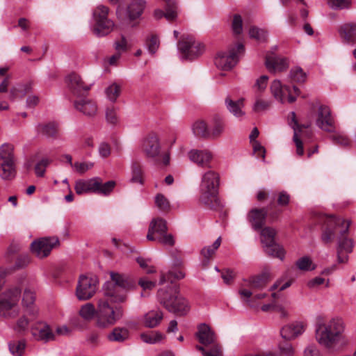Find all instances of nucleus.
I'll return each mask as SVG.
<instances>
[{"instance_id": "c756f323", "label": "nucleus", "mask_w": 356, "mask_h": 356, "mask_svg": "<svg viewBox=\"0 0 356 356\" xmlns=\"http://www.w3.org/2000/svg\"><path fill=\"white\" fill-rule=\"evenodd\" d=\"M130 337L129 330L124 327H115L108 334L107 339L109 341L123 343Z\"/></svg>"}, {"instance_id": "5701e85b", "label": "nucleus", "mask_w": 356, "mask_h": 356, "mask_svg": "<svg viewBox=\"0 0 356 356\" xmlns=\"http://www.w3.org/2000/svg\"><path fill=\"white\" fill-rule=\"evenodd\" d=\"M290 115L291 116V120L289 122V126L293 130V141L296 144V154L299 156H302L304 154V148L302 140L300 138V134L302 132V128H306L305 125H300L298 124L295 112L292 111L290 113Z\"/></svg>"}, {"instance_id": "e2e57ef3", "label": "nucleus", "mask_w": 356, "mask_h": 356, "mask_svg": "<svg viewBox=\"0 0 356 356\" xmlns=\"http://www.w3.org/2000/svg\"><path fill=\"white\" fill-rule=\"evenodd\" d=\"M302 356H323V355L316 345L310 343L304 348Z\"/></svg>"}, {"instance_id": "72a5a7b5", "label": "nucleus", "mask_w": 356, "mask_h": 356, "mask_svg": "<svg viewBox=\"0 0 356 356\" xmlns=\"http://www.w3.org/2000/svg\"><path fill=\"white\" fill-rule=\"evenodd\" d=\"M38 131L47 138H57L58 127L54 122H49L44 124H39Z\"/></svg>"}, {"instance_id": "2f4dec72", "label": "nucleus", "mask_w": 356, "mask_h": 356, "mask_svg": "<svg viewBox=\"0 0 356 356\" xmlns=\"http://www.w3.org/2000/svg\"><path fill=\"white\" fill-rule=\"evenodd\" d=\"M163 317V314L159 309L149 311L144 316L145 325L149 328L155 327L160 323Z\"/></svg>"}, {"instance_id": "3c124183", "label": "nucleus", "mask_w": 356, "mask_h": 356, "mask_svg": "<svg viewBox=\"0 0 356 356\" xmlns=\"http://www.w3.org/2000/svg\"><path fill=\"white\" fill-rule=\"evenodd\" d=\"M107 98L112 102H115L121 92L120 85L114 83L106 88L105 90Z\"/></svg>"}, {"instance_id": "69168bd1", "label": "nucleus", "mask_w": 356, "mask_h": 356, "mask_svg": "<svg viewBox=\"0 0 356 356\" xmlns=\"http://www.w3.org/2000/svg\"><path fill=\"white\" fill-rule=\"evenodd\" d=\"M114 47L117 52L122 54L128 49V43L126 38L122 35L120 40L114 43Z\"/></svg>"}, {"instance_id": "a19ab883", "label": "nucleus", "mask_w": 356, "mask_h": 356, "mask_svg": "<svg viewBox=\"0 0 356 356\" xmlns=\"http://www.w3.org/2000/svg\"><path fill=\"white\" fill-rule=\"evenodd\" d=\"M35 293L33 291L29 289H26L24 292L23 298H22V304L27 309L30 308V310L28 311L29 314L32 316H36L37 310H33L31 307L33 305L35 301Z\"/></svg>"}, {"instance_id": "f8f14e48", "label": "nucleus", "mask_w": 356, "mask_h": 356, "mask_svg": "<svg viewBox=\"0 0 356 356\" xmlns=\"http://www.w3.org/2000/svg\"><path fill=\"white\" fill-rule=\"evenodd\" d=\"M181 58L189 60H194L204 52V45L196 41L193 36L183 35L177 44Z\"/></svg>"}, {"instance_id": "7c9ffc66", "label": "nucleus", "mask_w": 356, "mask_h": 356, "mask_svg": "<svg viewBox=\"0 0 356 356\" xmlns=\"http://www.w3.org/2000/svg\"><path fill=\"white\" fill-rule=\"evenodd\" d=\"M270 90L277 100L284 102L286 92H289L290 88L289 86H282L280 81L274 80L271 83Z\"/></svg>"}, {"instance_id": "37998d69", "label": "nucleus", "mask_w": 356, "mask_h": 356, "mask_svg": "<svg viewBox=\"0 0 356 356\" xmlns=\"http://www.w3.org/2000/svg\"><path fill=\"white\" fill-rule=\"evenodd\" d=\"M131 181L133 183H138L143 184V170L142 165L138 162H133L131 163Z\"/></svg>"}, {"instance_id": "20e7f679", "label": "nucleus", "mask_w": 356, "mask_h": 356, "mask_svg": "<svg viewBox=\"0 0 356 356\" xmlns=\"http://www.w3.org/2000/svg\"><path fill=\"white\" fill-rule=\"evenodd\" d=\"M158 301L168 311L178 316H185L190 310L187 300L179 293L177 285L172 284L161 289L157 293Z\"/></svg>"}, {"instance_id": "9b49d317", "label": "nucleus", "mask_w": 356, "mask_h": 356, "mask_svg": "<svg viewBox=\"0 0 356 356\" xmlns=\"http://www.w3.org/2000/svg\"><path fill=\"white\" fill-rule=\"evenodd\" d=\"M167 225L164 220L161 218L153 219L149 226L147 238L149 241H157L167 245H173L175 243L173 236L167 234Z\"/></svg>"}, {"instance_id": "603ef678", "label": "nucleus", "mask_w": 356, "mask_h": 356, "mask_svg": "<svg viewBox=\"0 0 356 356\" xmlns=\"http://www.w3.org/2000/svg\"><path fill=\"white\" fill-rule=\"evenodd\" d=\"M160 45V41L157 35H151L145 40V46L151 54H154Z\"/></svg>"}, {"instance_id": "4d7b16f0", "label": "nucleus", "mask_w": 356, "mask_h": 356, "mask_svg": "<svg viewBox=\"0 0 356 356\" xmlns=\"http://www.w3.org/2000/svg\"><path fill=\"white\" fill-rule=\"evenodd\" d=\"M51 162V160L48 158H43L38 162L35 166V174L38 177H42L44 175L46 168Z\"/></svg>"}, {"instance_id": "b1692460", "label": "nucleus", "mask_w": 356, "mask_h": 356, "mask_svg": "<svg viewBox=\"0 0 356 356\" xmlns=\"http://www.w3.org/2000/svg\"><path fill=\"white\" fill-rule=\"evenodd\" d=\"M339 35L343 42L356 43V22H347L339 26Z\"/></svg>"}, {"instance_id": "4468645a", "label": "nucleus", "mask_w": 356, "mask_h": 356, "mask_svg": "<svg viewBox=\"0 0 356 356\" xmlns=\"http://www.w3.org/2000/svg\"><path fill=\"white\" fill-rule=\"evenodd\" d=\"M60 245L58 237H43L34 241L31 244V250L33 254L40 259L47 257L52 249Z\"/></svg>"}, {"instance_id": "9d476101", "label": "nucleus", "mask_w": 356, "mask_h": 356, "mask_svg": "<svg viewBox=\"0 0 356 356\" xmlns=\"http://www.w3.org/2000/svg\"><path fill=\"white\" fill-rule=\"evenodd\" d=\"M21 295L19 287H13L4 293L0 299V315L6 318H13L19 314V309L15 307L17 305Z\"/></svg>"}, {"instance_id": "c9c22d12", "label": "nucleus", "mask_w": 356, "mask_h": 356, "mask_svg": "<svg viewBox=\"0 0 356 356\" xmlns=\"http://www.w3.org/2000/svg\"><path fill=\"white\" fill-rule=\"evenodd\" d=\"M193 134L200 137L210 138V131L208 129L206 122L202 120L195 121L192 125Z\"/></svg>"}, {"instance_id": "f704fd0d", "label": "nucleus", "mask_w": 356, "mask_h": 356, "mask_svg": "<svg viewBox=\"0 0 356 356\" xmlns=\"http://www.w3.org/2000/svg\"><path fill=\"white\" fill-rule=\"evenodd\" d=\"M265 252L273 257H277L282 260L285 252L284 249L276 242L267 243L264 245Z\"/></svg>"}, {"instance_id": "aec40b11", "label": "nucleus", "mask_w": 356, "mask_h": 356, "mask_svg": "<svg viewBox=\"0 0 356 356\" xmlns=\"http://www.w3.org/2000/svg\"><path fill=\"white\" fill-rule=\"evenodd\" d=\"M33 337L38 341L44 343L55 339V334L49 325L42 322H38L31 327Z\"/></svg>"}, {"instance_id": "ea45409f", "label": "nucleus", "mask_w": 356, "mask_h": 356, "mask_svg": "<svg viewBox=\"0 0 356 356\" xmlns=\"http://www.w3.org/2000/svg\"><path fill=\"white\" fill-rule=\"evenodd\" d=\"M30 321L26 315H23L16 321L12 327L16 333L23 335L28 331Z\"/></svg>"}, {"instance_id": "2eb2a0df", "label": "nucleus", "mask_w": 356, "mask_h": 356, "mask_svg": "<svg viewBox=\"0 0 356 356\" xmlns=\"http://www.w3.org/2000/svg\"><path fill=\"white\" fill-rule=\"evenodd\" d=\"M97 290L95 278L81 275L76 286V295L79 300H87L91 298Z\"/></svg>"}, {"instance_id": "1a4fd4ad", "label": "nucleus", "mask_w": 356, "mask_h": 356, "mask_svg": "<svg viewBox=\"0 0 356 356\" xmlns=\"http://www.w3.org/2000/svg\"><path fill=\"white\" fill-rule=\"evenodd\" d=\"M109 8L99 5L93 11L94 26L92 31L98 37L109 34L114 28V22L108 18Z\"/></svg>"}, {"instance_id": "4c0bfd02", "label": "nucleus", "mask_w": 356, "mask_h": 356, "mask_svg": "<svg viewBox=\"0 0 356 356\" xmlns=\"http://www.w3.org/2000/svg\"><path fill=\"white\" fill-rule=\"evenodd\" d=\"M185 277V273L181 270L172 269L167 274H161L160 282L161 284L166 282H170L171 284L175 280H181Z\"/></svg>"}, {"instance_id": "79ce46f5", "label": "nucleus", "mask_w": 356, "mask_h": 356, "mask_svg": "<svg viewBox=\"0 0 356 356\" xmlns=\"http://www.w3.org/2000/svg\"><path fill=\"white\" fill-rule=\"evenodd\" d=\"M220 243L221 237L220 236L214 241L211 246L205 247L202 250L201 254L204 258V265L209 264L210 259L215 254L216 250L220 247Z\"/></svg>"}, {"instance_id": "bb28decb", "label": "nucleus", "mask_w": 356, "mask_h": 356, "mask_svg": "<svg viewBox=\"0 0 356 356\" xmlns=\"http://www.w3.org/2000/svg\"><path fill=\"white\" fill-rule=\"evenodd\" d=\"M75 108L83 115L92 117L97 111L96 104L89 99H81L74 103Z\"/></svg>"}, {"instance_id": "ddd939ff", "label": "nucleus", "mask_w": 356, "mask_h": 356, "mask_svg": "<svg viewBox=\"0 0 356 356\" xmlns=\"http://www.w3.org/2000/svg\"><path fill=\"white\" fill-rule=\"evenodd\" d=\"M244 51L243 44L238 43L228 52L220 51L215 58V65L219 69L229 70L237 63L239 56L243 54Z\"/></svg>"}, {"instance_id": "338daca9", "label": "nucleus", "mask_w": 356, "mask_h": 356, "mask_svg": "<svg viewBox=\"0 0 356 356\" xmlns=\"http://www.w3.org/2000/svg\"><path fill=\"white\" fill-rule=\"evenodd\" d=\"M106 118L108 123L115 124L118 120L116 108L113 106L108 108L106 112Z\"/></svg>"}, {"instance_id": "6e6d98bb", "label": "nucleus", "mask_w": 356, "mask_h": 356, "mask_svg": "<svg viewBox=\"0 0 356 356\" xmlns=\"http://www.w3.org/2000/svg\"><path fill=\"white\" fill-rule=\"evenodd\" d=\"M290 77L294 82L303 83L306 80L307 75L300 67H296L291 70Z\"/></svg>"}, {"instance_id": "393cba45", "label": "nucleus", "mask_w": 356, "mask_h": 356, "mask_svg": "<svg viewBox=\"0 0 356 356\" xmlns=\"http://www.w3.org/2000/svg\"><path fill=\"white\" fill-rule=\"evenodd\" d=\"M196 337L200 343L204 346L216 344V336L214 332L206 324L199 325Z\"/></svg>"}, {"instance_id": "4be33fe9", "label": "nucleus", "mask_w": 356, "mask_h": 356, "mask_svg": "<svg viewBox=\"0 0 356 356\" xmlns=\"http://www.w3.org/2000/svg\"><path fill=\"white\" fill-rule=\"evenodd\" d=\"M267 214L268 210L266 208H254L248 212L247 219L254 230H259L265 224Z\"/></svg>"}, {"instance_id": "5fc2aeb1", "label": "nucleus", "mask_w": 356, "mask_h": 356, "mask_svg": "<svg viewBox=\"0 0 356 356\" xmlns=\"http://www.w3.org/2000/svg\"><path fill=\"white\" fill-rule=\"evenodd\" d=\"M328 5L334 10L349 9L352 5L351 0H327Z\"/></svg>"}, {"instance_id": "a211bd4d", "label": "nucleus", "mask_w": 356, "mask_h": 356, "mask_svg": "<svg viewBox=\"0 0 356 356\" xmlns=\"http://www.w3.org/2000/svg\"><path fill=\"white\" fill-rule=\"evenodd\" d=\"M307 323L305 321H297L289 323L280 330L281 336L286 340H293L302 335L306 330Z\"/></svg>"}, {"instance_id": "13d9d810", "label": "nucleus", "mask_w": 356, "mask_h": 356, "mask_svg": "<svg viewBox=\"0 0 356 356\" xmlns=\"http://www.w3.org/2000/svg\"><path fill=\"white\" fill-rule=\"evenodd\" d=\"M155 204L159 210L165 211L170 208V202L161 193H159L155 197Z\"/></svg>"}, {"instance_id": "39448f33", "label": "nucleus", "mask_w": 356, "mask_h": 356, "mask_svg": "<svg viewBox=\"0 0 356 356\" xmlns=\"http://www.w3.org/2000/svg\"><path fill=\"white\" fill-rule=\"evenodd\" d=\"M110 297L99 298L97 302L96 325L101 328L114 325L124 315V309L121 304L111 305Z\"/></svg>"}, {"instance_id": "423d86ee", "label": "nucleus", "mask_w": 356, "mask_h": 356, "mask_svg": "<svg viewBox=\"0 0 356 356\" xmlns=\"http://www.w3.org/2000/svg\"><path fill=\"white\" fill-rule=\"evenodd\" d=\"M219 181V175L211 168L202 175L200 201L204 206L212 209H216L221 206L217 196Z\"/></svg>"}, {"instance_id": "a18cd8bd", "label": "nucleus", "mask_w": 356, "mask_h": 356, "mask_svg": "<svg viewBox=\"0 0 356 356\" xmlns=\"http://www.w3.org/2000/svg\"><path fill=\"white\" fill-rule=\"evenodd\" d=\"M140 338L145 343L154 344L161 341L164 339V335L159 332H150L141 334Z\"/></svg>"}, {"instance_id": "49530a36", "label": "nucleus", "mask_w": 356, "mask_h": 356, "mask_svg": "<svg viewBox=\"0 0 356 356\" xmlns=\"http://www.w3.org/2000/svg\"><path fill=\"white\" fill-rule=\"evenodd\" d=\"M97 308L92 303H86L83 305L80 310L79 315L86 321L91 320L95 316H96Z\"/></svg>"}, {"instance_id": "8fccbe9b", "label": "nucleus", "mask_w": 356, "mask_h": 356, "mask_svg": "<svg viewBox=\"0 0 356 356\" xmlns=\"http://www.w3.org/2000/svg\"><path fill=\"white\" fill-rule=\"evenodd\" d=\"M296 265L298 269L304 271H310L316 268V265L313 264L309 257H302L298 259Z\"/></svg>"}, {"instance_id": "412c9836", "label": "nucleus", "mask_w": 356, "mask_h": 356, "mask_svg": "<svg viewBox=\"0 0 356 356\" xmlns=\"http://www.w3.org/2000/svg\"><path fill=\"white\" fill-rule=\"evenodd\" d=\"M65 81L67 87L74 95L80 96L90 89V86L85 83L81 76L76 73L69 74Z\"/></svg>"}, {"instance_id": "0eeeda50", "label": "nucleus", "mask_w": 356, "mask_h": 356, "mask_svg": "<svg viewBox=\"0 0 356 356\" xmlns=\"http://www.w3.org/2000/svg\"><path fill=\"white\" fill-rule=\"evenodd\" d=\"M115 186L114 181L102 183L101 178L93 177L89 179H78L75 182L74 190L78 195L86 193H97L108 195Z\"/></svg>"}, {"instance_id": "a878e982", "label": "nucleus", "mask_w": 356, "mask_h": 356, "mask_svg": "<svg viewBox=\"0 0 356 356\" xmlns=\"http://www.w3.org/2000/svg\"><path fill=\"white\" fill-rule=\"evenodd\" d=\"M270 273L266 270L260 275L252 276L248 280H244L246 282L245 286L252 289H261L266 286L270 280Z\"/></svg>"}, {"instance_id": "7ed1b4c3", "label": "nucleus", "mask_w": 356, "mask_h": 356, "mask_svg": "<svg viewBox=\"0 0 356 356\" xmlns=\"http://www.w3.org/2000/svg\"><path fill=\"white\" fill-rule=\"evenodd\" d=\"M111 282H107L103 286V293L110 297L113 304H123L127 298V291L135 286L134 280L125 274L111 272Z\"/></svg>"}, {"instance_id": "774afa93", "label": "nucleus", "mask_w": 356, "mask_h": 356, "mask_svg": "<svg viewBox=\"0 0 356 356\" xmlns=\"http://www.w3.org/2000/svg\"><path fill=\"white\" fill-rule=\"evenodd\" d=\"M330 138L334 143L343 146H347L350 143V140L348 137L342 134H336L332 135Z\"/></svg>"}, {"instance_id": "f257e3e1", "label": "nucleus", "mask_w": 356, "mask_h": 356, "mask_svg": "<svg viewBox=\"0 0 356 356\" xmlns=\"http://www.w3.org/2000/svg\"><path fill=\"white\" fill-rule=\"evenodd\" d=\"M344 331L345 324L341 318L335 317L327 321H318L315 325V339L320 346L327 349L340 350L349 342Z\"/></svg>"}, {"instance_id": "f3484780", "label": "nucleus", "mask_w": 356, "mask_h": 356, "mask_svg": "<svg viewBox=\"0 0 356 356\" xmlns=\"http://www.w3.org/2000/svg\"><path fill=\"white\" fill-rule=\"evenodd\" d=\"M188 158L191 162L197 166L204 168H211L213 154L208 149H193L188 152Z\"/></svg>"}, {"instance_id": "864d4df0", "label": "nucleus", "mask_w": 356, "mask_h": 356, "mask_svg": "<svg viewBox=\"0 0 356 356\" xmlns=\"http://www.w3.org/2000/svg\"><path fill=\"white\" fill-rule=\"evenodd\" d=\"M249 35L259 42H264L267 39V32L257 26H252L249 30Z\"/></svg>"}, {"instance_id": "c85d7f7f", "label": "nucleus", "mask_w": 356, "mask_h": 356, "mask_svg": "<svg viewBox=\"0 0 356 356\" xmlns=\"http://www.w3.org/2000/svg\"><path fill=\"white\" fill-rule=\"evenodd\" d=\"M146 2L144 0H132L127 9V17L133 21L138 18L143 13Z\"/></svg>"}, {"instance_id": "6e6552de", "label": "nucleus", "mask_w": 356, "mask_h": 356, "mask_svg": "<svg viewBox=\"0 0 356 356\" xmlns=\"http://www.w3.org/2000/svg\"><path fill=\"white\" fill-rule=\"evenodd\" d=\"M16 175L14 146L3 143L0 146V177L4 180H11Z\"/></svg>"}, {"instance_id": "dca6fc26", "label": "nucleus", "mask_w": 356, "mask_h": 356, "mask_svg": "<svg viewBox=\"0 0 356 356\" xmlns=\"http://www.w3.org/2000/svg\"><path fill=\"white\" fill-rule=\"evenodd\" d=\"M141 150L147 158L155 159L160 156L161 145L159 136L154 133L145 136L142 141Z\"/></svg>"}, {"instance_id": "de8ad7c7", "label": "nucleus", "mask_w": 356, "mask_h": 356, "mask_svg": "<svg viewBox=\"0 0 356 356\" xmlns=\"http://www.w3.org/2000/svg\"><path fill=\"white\" fill-rule=\"evenodd\" d=\"M276 231L275 229L269 227H264L261 230V241L263 245L275 242V236Z\"/></svg>"}, {"instance_id": "cd10ccee", "label": "nucleus", "mask_w": 356, "mask_h": 356, "mask_svg": "<svg viewBox=\"0 0 356 356\" xmlns=\"http://www.w3.org/2000/svg\"><path fill=\"white\" fill-rule=\"evenodd\" d=\"M265 63L270 72L282 71L288 67L286 58L278 57L274 54L267 55Z\"/></svg>"}, {"instance_id": "c03bdc74", "label": "nucleus", "mask_w": 356, "mask_h": 356, "mask_svg": "<svg viewBox=\"0 0 356 356\" xmlns=\"http://www.w3.org/2000/svg\"><path fill=\"white\" fill-rule=\"evenodd\" d=\"M8 348L13 356H22L25 351L26 341L24 340L10 341L8 343Z\"/></svg>"}, {"instance_id": "bf43d9fd", "label": "nucleus", "mask_w": 356, "mask_h": 356, "mask_svg": "<svg viewBox=\"0 0 356 356\" xmlns=\"http://www.w3.org/2000/svg\"><path fill=\"white\" fill-rule=\"evenodd\" d=\"M94 163L92 162H75L73 168L75 172L80 175H83L88 170L92 168Z\"/></svg>"}, {"instance_id": "09e8293b", "label": "nucleus", "mask_w": 356, "mask_h": 356, "mask_svg": "<svg viewBox=\"0 0 356 356\" xmlns=\"http://www.w3.org/2000/svg\"><path fill=\"white\" fill-rule=\"evenodd\" d=\"M211 346V347L207 349L202 346L197 345L196 349L201 351L204 356H222L221 348L218 343Z\"/></svg>"}, {"instance_id": "6ab92c4d", "label": "nucleus", "mask_w": 356, "mask_h": 356, "mask_svg": "<svg viewBox=\"0 0 356 356\" xmlns=\"http://www.w3.org/2000/svg\"><path fill=\"white\" fill-rule=\"evenodd\" d=\"M316 124L317 127L325 131H334V120L331 115V111L329 107L324 105L319 106Z\"/></svg>"}, {"instance_id": "052dcab7", "label": "nucleus", "mask_w": 356, "mask_h": 356, "mask_svg": "<svg viewBox=\"0 0 356 356\" xmlns=\"http://www.w3.org/2000/svg\"><path fill=\"white\" fill-rule=\"evenodd\" d=\"M293 282V279H286L285 277H281L277 280L275 284L272 286L271 290L279 289L280 291H284L289 288Z\"/></svg>"}, {"instance_id": "e433bc0d", "label": "nucleus", "mask_w": 356, "mask_h": 356, "mask_svg": "<svg viewBox=\"0 0 356 356\" xmlns=\"http://www.w3.org/2000/svg\"><path fill=\"white\" fill-rule=\"evenodd\" d=\"M225 130V122L219 115H215L212 120L210 138H216L220 136Z\"/></svg>"}, {"instance_id": "58836bf2", "label": "nucleus", "mask_w": 356, "mask_h": 356, "mask_svg": "<svg viewBox=\"0 0 356 356\" xmlns=\"http://www.w3.org/2000/svg\"><path fill=\"white\" fill-rule=\"evenodd\" d=\"M225 104L229 111L234 116L240 118L244 115V112L242 111V107L243 106L242 99L234 102L227 97L225 99Z\"/></svg>"}, {"instance_id": "0e129e2a", "label": "nucleus", "mask_w": 356, "mask_h": 356, "mask_svg": "<svg viewBox=\"0 0 356 356\" xmlns=\"http://www.w3.org/2000/svg\"><path fill=\"white\" fill-rule=\"evenodd\" d=\"M279 349L282 356H294L295 355V348L291 343L281 344Z\"/></svg>"}, {"instance_id": "f03ea898", "label": "nucleus", "mask_w": 356, "mask_h": 356, "mask_svg": "<svg viewBox=\"0 0 356 356\" xmlns=\"http://www.w3.org/2000/svg\"><path fill=\"white\" fill-rule=\"evenodd\" d=\"M350 221L334 216H327L323 228L321 240L325 243H330L334 239L338 241V249L350 253L353 248V241L348 238Z\"/></svg>"}, {"instance_id": "473e14b6", "label": "nucleus", "mask_w": 356, "mask_h": 356, "mask_svg": "<svg viewBox=\"0 0 356 356\" xmlns=\"http://www.w3.org/2000/svg\"><path fill=\"white\" fill-rule=\"evenodd\" d=\"M32 88L33 83L31 81L26 82L24 84H19L17 86L13 87L10 90V99L14 100L18 97H23L32 90Z\"/></svg>"}, {"instance_id": "680f3d73", "label": "nucleus", "mask_w": 356, "mask_h": 356, "mask_svg": "<svg viewBox=\"0 0 356 356\" xmlns=\"http://www.w3.org/2000/svg\"><path fill=\"white\" fill-rule=\"evenodd\" d=\"M232 29L234 34L240 35L243 31V21L241 15H234L232 23Z\"/></svg>"}]
</instances>
